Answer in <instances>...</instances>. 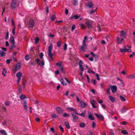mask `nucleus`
<instances>
[{
  "mask_svg": "<svg viewBox=\"0 0 135 135\" xmlns=\"http://www.w3.org/2000/svg\"><path fill=\"white\" fill-rule=\"evenodd\" d=\"M18 3H17L15 0L12 1L11 4V8L12 10H15L17 7H18L20 3V0H17Z\"/></svg>",
  "mask_w": 135,
  "mask_h": 135,
  "instance_id": "f257e3e1",
  "label": "nucleus"
},
{
  "mask_svg": "<svg viewBox=\"0 0 135 135\" xmlns=\"http://www.w3.org/2000/svg\"><path fill=\"white\" fill-rule=\"evenodd\" d=\"M87 48V46L86 44H82V45L80 46L79 49L82 51L84 52L86 51Z\"/></svg>",
  "mask_w": 135,
  "mask_h": 135,
  "instance_id": "f03ea898",
  "label": "nucleus"
},
{
  "mask_svg": "<svg viewBox=\"0 0 135 135\" xmlns=\"http://www.w3.org/2000/svg\"><path fill=\"white\" fill-rule=\"evenodd\" d=\"M36 61L38 65L43 66L44 65V61L43 60L41 61L39 59L37 58L36 60Z\"/></svg>",
  "mask_w": 135,
  "mask_h": 135,
  "instance_id": "7ed1b4c3",
  "label": "nucleus"
},
{
  "mask_svg": "<svg viewBox=\"0 0 135 135\" xmlns=\"http://www.w3.org/2000/svg\"><path fill=\"white\" fill-rule=\"evenodd\" d=\"M57 66L58 67L59 69H60V71L62 72V73H64V69L63 66L60 63H57L56 64Z\"/></svg>",
  "mask_w": 135,
  "mask_h": 135,
  "instance_id": "20e7f679",
  "label": "nucleus"
},
{
  "mask_svg": "<svg viewBox=\"0 0 135 135\" xmlns=\"http://www.w3.org/2000/svg\"><path fill=\"white\" fill-rule=\"evenodd\" d=\"M81 16L80 15H72L71 16L69 17V18L70 20H73L74 19L76 20L78 19Z\"/></svg>",
  "mask_w": 135,
  "mask_h": 135,
  "instance_id": "39448f33",
  "label": "nucleus"
},
{
  "mask_svg": "<svg viewBox=\"0 0 135 135\" xmlns=\"http://www.w3.org/2000/svg\"><path fill=\"white\" fill-rule=\"evenodd\" d=\"M34 21L32 19H30L28 23L29 26L30 27H32L34 26Z\"/></svg>",
  "mask_w": 135,
  "mask_h": 135,
  "instance_id": "423d86ee",
  "label": "nucleus"
},
{
  "mask_svg": "<svg viewBox=\"0 0 135 135\" xmlns=\"http://www.w3.org/2000/svg\"><path fill=\"white\" fill-rule=\"evenodd\" d=\"M16 76L18 78V79L17 80V84H18L21 79V77L22 76V73L20 72H18L17 73Z\"/></svg>",
  "mask_w": 135,
  "mask_h": 135,
  "instance_id": "0eeeda50",
  "label": "nucleus"
},
{
  "mask_svg": "<svg viewBox=\"0 0 135 135\" xmlns=\"http://www.w3.org/2000/svg\"><path fill=\"white\" fill-rule=\"evenodd\" d=\"M90 103L92 105V107L93 108H97V106L95 105L97 104V102L94 99H91L90 100Z\"/></svg>",
  "mask_w": 135,
  "mask_h": 135,
  "instance_id": "6e6552de",
  "label": "nucleus"
},
{
  "mask_svg": "<svg viewBox=\"0 0 135 135\" xmlns=\"http://www.w3.org/2000/svg\"><path fill=\"white\" fill-rule=\"evenodd\" d=\"M110 87L111 88V90L112 93H115L116 92L117 90V87L116 85H110Z\"/></svg>",
  "mask_w": 135,
  "mask_h": 135,
  "instance_id": "1a4fd4ad",
  "label": "nucleus"
},
{
  "mask_svg": "<svg viewBox=\"0 0 135 135\" xmlns=\"http://www.w3.org/2000/svg\"><path fill=\"white\" fill-rule=\"evenodd\" d=\"M87 6L89 8L91 9H93L94 8V5L91 1L88 2Z\"/></svg>",
  "mask_w": 135,
  "mask_h": 135,
  "instance_id": "9d476101",
  "label": "nucleus"
},
{
  "mask_svg": "<svg viewBox=\"0 0 135 135\" xmlns=\"http://www.w3.org/2000/svg\"><path fill=\"white\" fill-rule=\"evenodd\" d=\"M76 113L72 112L71 114L73 117V120L74 122H76L78 119V116L76 114Z\"/></svg>",
  "mask_w": 135,
  "mask_h": 135,
  "instance_id": "9b49d317",
  "label": "nucleus"
},
{
  "mask_svg": "<svg viewBox=\"0 0 135 135\" xmlns=\"http://www.w3.org/2000/svg\"><path fill=\"white\" fill-rule=\"evenodd\" d=\"M54 54L51 53V51L48 52V56L50 60L51 61L53 60V59L52 56Z\"/></svg>",
  "mask_w": 135,
  "mask_h": 135,
  "instance_id": "f8f14e48",
  "label": "nucleus"
},
{
  "mask_svg": "<svg viewBox=\"0 0 135 135\" xmlns=\"http://www.w3.org/2000/svg\"><path fill=\"white\" fill-rule=\"evenodd\" d=\"M88 118L89 119L91 120H94V118L91 112L89 111H88Z\"/></svg>",
  "mask_w": 135,
  "mask_h": 135,
  "instance_id": "ddd939ff",
  "label": "nucleus"
},
{
  "mask_svg": "<svg viewBox=\"0 0 135 135\" xmlns=\"http://www.w3.org/2000/svg\"><path fill=\"white\" fill-rule=\"evenodd\" d=\"M56 110L59 114H62L63 112V109L60 107H58L56 108Z\"/></svg>",
  "mask_w": 135,
  "mask_h": 135,
  "instance_id": "4468645a",
  "label": "nucleus"
},
{
  "mask_svg": "<svg viewBox=\"0 0 135 135\" xmlns=\"http://www.w3.org/2000/svg\"><path fill=\"white\" fill-rule=\"evenodd\" d=\"M95 114L97 118H99L102 121L103 120L104 117L101 114H99L97 113H95Z\"/></svg>",
  "mask_w": 135,
  "mask_h": 135,
  "instance_id": "2eb2a0df",
  "label": "nucleus"
},
{
  "mask_svg": "<svg viewBox=\"0 0 135 135\" xmlns=\"http://www.w3.org/2000/svg\"><path fill=\"white\" fill-rule=\"evenodd\" d=\"M86 25L88 28H90L91 26V22L90 20H88L86 22Z\"/></svg>",
  "mask_w": 135,
  "mask_h": 135,
  "instance_id": "dca6fc26",
  "label": "nucleus"
},
{
  "mask_svg": "<svg viewBox=\"0 0 135 135\" xmlns=\"http://www.w3.org/2000/svg\"><path fill=\"white\" fill-rule=\"evenodd\" d=\"M80 104L81 108H84L87 105L86 103H84L82 101H81L80 102Z\"/></svg>",
  "mask_w": 135,
  "mask_h": 135,
  "instance_id": "f3484780",
  "label": "nucleus"
},
{
  "mask_svg": "<svg viewBox=\"0 0 135 135\" xmlns=\"http://www.w3.org/2000/svg\"><path fill=\"white\" fill-rule=\"evenodd\" d=\"M75 113L78 115L81 116L84 118L85 117V111H83L81 113H79L77 112H75Z\"/></svg>",
  "mask_w": 135,
  "mask_h": 135,
  "instance_id": "a211bd4d",
  "label": "nucleus"
},
{
  "mask_svg": "<svg viewBox=\"0 0 135 135\" xmlns=\"http://www.w3.org/2000/svg\"><path fill=\"white\" fill-rule=\"evenodd\" d=\"M127 49L125 46H123L122 48L120 49V51L122 52H127Z\"/></svg>",
  "mask_w": 135,
  "mask_h": 135,
  "instance_id": "6ab92c4d",
  "label": "nucleus"
},
{
  "mask_svg": "<svg viewBox=\"0 0 135 135\" xmlns=\"http://www.w3.org/2000/svg\"><path fill=\"white\" fill-rule=\"evenodd\" d=\"M24 109L26 110H27V102L26 101L24 100L23 103Z\"/></svg>",
  "mask_w": 135,
  "mask_h": 135,
  "instance_id": "aec40b11",
  "label": "nucleus"
},
{
  "mask_svg": "<svg viewBox=\"0 0 135 135\" xmlns=\"http://www.w3.org/2000/svg\"><path fill=\"white\" fill-rule=\"evenodd\" d=\"M10 42L13 44H14L15 43V41L14 37L12 36H11L10 38Z\"/></svg>",
  "mask_w": 135,
  "mask_h": 135,
  "instance_id": "412c9836",
  "label": "nucleus"
},
{
  "mask_svg": "<svg viewBox=\"0 0 135 135\" xmlns=\"http://www.w3.org/2000/svg\"><path fill=\"white\" fill-rule=\"evenodd\" d=\"M125 33L124 32L123 30H122L120 32V36L122 38H124L125 36Z\"/></svg>",
  "mask_w": 135,
  "mask_h": 135,
  "instance_id": "4be33fe9",
  "label": "nucleus"
},
{
  "mask_svg": "<svg viewBox=\"0 0 135 135\" xmlns=\"http://www.w3.org/2000/svg\"><path fill=\"white\" fill-rule=\"evenodd\" d=\"M109 98L110 101L112 102H114L115 100V98L110 95L109 96Z\"/></svg>",
  "mask_w": 135,
  "mask_h": 135,
  "instance_id": "5701e85b",
  "label": "nucleus"
},
{
  "mask_svg": "<svg viewBox=\"0 0 135 135\" xmlns=\"http://www.w3.org/2000/svg\"><path fill=\"white\" fill-rule=\"evenodd\" d=\"M85 124L83 122H81L79 124V126L81 128H83L85 126Z\"/></svg>",
  "mask_w": 135,
  "mask_h": 135,
  "instance_id": "b1692460",
  "label": "nucleus"
},
{
  "mask_svg": "<svg viewBox=\"0 0 135 135\" xmlns=\"http://www.w3.org/2000/svg\"><path fill=\"white\" fill-rule=\"evenodd\" d=\"M21 68V66L20 65V64H17L15 67V70L16 71L20 69Z\"/></svg>",
  "mask_w": 135,
  "mask_h": 135,
  "instance_id": "393cba45",
  "label": "nucleus"
},
{
  "mask_svg": "<svg viewBox=\"0 0 135 135\" xmlns=\"http://www.w3.org/2000/svg\"><path fill=\"white\" fill-rule=\"evenodd\" d=\"M88 38L86 36H85L84 37V39H83L82 44H86V42H87L88 41L87 40Z\"/></svg>",
  "mask_w": 135,
  "mask_h": 135,
  "instance_id": "a878e982",
  "label": "nucleus"
},
{
  "mask_svg": "<svg viewBox=\"0 0 135 135\" xmlns=\"http://www.w3.org/2000/svg\"><path fill=\"white\" fill-rule=\"evenodd\" d=\"M0 133H1L3 135H7L6 132L3 129L0 130Z\"/></svg>",
  "mask_w": 135,
  "mask_h": 135,
  "instance_id": "bb28decb",
  "label": "nucleus"
},
{
  "mask_svg": "<svg viewBox=\"0 0 135 135\" xmlns=\"http://www.w3.org/2000/svg\"><path fill=\"white\" fill-rule=\"evenodd\" d=\"M6 54V53L4 52L3 50H0V54L1 56H4Z\"/></svg>",
  "mask_w": 135,
  "mask_h": 135,
  "instance_id": "cd10ccee",
  "label": "nucleus"
},
{
  "mask_svg": "<svg viewBox=\"0 0 135 135\" xmlns=\"http://www.w3.org/2000/svg\"><path fill=\"white\" fill-rule=\"evenodd\" d=\"M26 98V96L24 95H21L20 96V98L21 100H23Z\"/></svg>",
  "mask_w": 135,
  "mask_h": 135,
  "instance_id": "c85d7f7f",
  "label": "nucleus"
},
{
  "mask_svg": "<svg viewBox=\"0 0 135 135\" xmlns=\"http://www.w3.org/2000/svg\"><path fill=\"white\" fill-rule=\"evenodd\" d=\"M7 73V71L6 69L4 68H3V71L2 73V75H3L4 76H6V74Z\"/></svg>",
  "mask_w": 135,
  "mask_h": 135,
  "instance_id": "c756f323",
  "label": "nucleus"
},
{
  "mask_svg": "<svg viewBox=\"0 0 135 135\" xmlns=\"http://www.w3.org/2000/svg\"><path fill=\"white\" fill-rule=\"evenodd\" d=\"M52 48V42H51L50 44L48 49V52L51 51V49Z\"/></svg>",
  "mask_w": 135,
  "mask_h": 135,
  "instance_id": "7c9ffc66",
  "label": "nucleus"
},
{
  "mask_svg": "<svg viewBox=\"0 0 135 135\" xmlns=\"http://www.w3.org/2000/svg\"><path fill=\"white\" fill-rule=\"evenodd\" d=\"M60 82L62 85H66V83L64 82V80L63 78L61 79Z\"/></svg>",
  "mask_w": 135,
  "mask_h": 135,
  "instance_id": "2f4dec72",
  "label": "nucleus"
},
{
  "mask_svg": "<svg viewBox=\"0 0 135 135\" xmlns=\"http://www.w3.org/2000/svg\"><path fill=\"white\" fill-rule=\"evenodd\" d=\"M78 0H74L73 2H72L73 3V4L74 6H76L78 5Z\"/></svg>",
  "mask_w": 135,
  "mask_h": 135,
  "instance_id": "473e14b6",
  "label": "nucleus"
},
{
  "mask_svg": "<svg viewBox=\"0 0 135 135\" xmlns=\"http://www.w3.org/2000/svg\"><path fill=\"white\" fill-rule=\"evenodd\" d=\"M65 125L66 127L68 129L70 128V127L69 122H65Z\"/></svg>",
  "mask_w": 135,
  "mask_h": 135,
  "instance_id": "72a5a7b5",
  "label": "nucleus"
},
{
  "mask_svg": "<svg viewBox=\"0 0 135 135\" xmlns=\"http://www.w3.org/2000/svg\"><path fill=\"white\" fill-rule=\"evenodd\" d=\"M127 109H128L127 108H124L121 110L120 111L121 113H123L127 111Z\"/></svg>",
  "mask_w": 135,
  "mask_h": 135,
  "instance_id": "f704fd0d",
  "label": "nucleus"
},
{
  "mask_svg": "<svg viewBox=\"0 0 135 135\" xmlns=\"http://www.w3.org/2000/svg\"><path fill=\"white\" fill-rule=\"evenodd\" d=\"M129 78L133 79L135 78V73L129 76Z\"/></svg>",
  "mask_w": 135,
  "mask_h": 135,
  "instance_id": "c9c22d12",
  "label": "nucleus"
},
{
  "mask_svg": "<svg viewBox=\"0 0 135 135\" xmlns=\"http://www.w3.org/2000/svg\"><path fill=\"white\" fill-rule=\"evenodd\" d=\"M79 25L83 29H85L86 28L85 26L83 23H80L79 24Z\"/></svg>",
  "mask_w": 135,
  "mask_h": 135,
  "instance_id": "e433bc0d",
  "label": "nucleus"
},
{
  "mask_svg": "<svg viewBox=\"0 0 135 135\" xmlns=\"http://www.w3.org/2000/svg\"><path fill=\"white\" fill-rule=\"evenodd\" d=\"M62 116L65 117H70V115L69 114H66V113H64L62 115Z\"/></svg>",
  "mask_w": 135,
  "mask_h": 135,
  "instance_id": "4c0bfd02",
  "label": "nucleus"
},
{
  "mask_svg": "<svg viewBox=\"0 0 135 135\" xmlns=\"http://www.w3.org/2000/svg\"><path fill=\"white\" fill-rule=\"evenodd\" d=\"M57 45L58 47H60L61 46V42L60 41H59L57 43Z\"/></svg>",
  "mask_w": 135,
  "mask_h": 135,
  "instance_id": "58836bf2",
  "label": "nucleus"
},
{
  "mask_svg": "<svg viewBox=\"0 0 135 135\" xmlns=\"http://www.w3.org/2000/svg\"><path fill=\"white\" fill-rule=\"evenodd\" d=\"M56 18V16L55 15H52L51 17V20L52 21H54L55 20Z\"/></svg>",
  "mask_w": 135,
  "mask_h": 135,
  "instance_id": "ea45409f",
  "label": "nucleus"
},
{
  "mask_svg": "<svg viewBox=\"0 0 135 135\" xmlns=\"http://www.w3.org/2000/svg\"><path fill=\"white\" fill-rule=\"evenodd\" d=\"M96 125V123L94 122H92V127L93 128H95Z\"/></svg>",
  "mask_w": 135,
  "mask_h": 135,
  "instance_id": "a19ab883",
  "label": "nucleus"
},
{
  "mask_svg": "<svg viewBox=\"0 0 135 135\" xmlns=\"http://www.w3.org/2000/svg\"><path fill=\"white\" fill-rule=\"evenodd\" d=\"M25 58L26 61H28L30 57L28 55H26L25 56Z\"/></svg>",
  "mask_w": 135,
  "mask_h": 135,
  "instance_id": "79ce46f5",
  "label": "nucleus"
},
{
  "mask_svg": "<svg viewBox=\"0 0 135 135\" xmlns=\"http://www.w3.org/2000/svg\"><path fill=\"white\" fill-rule=\"evenodd\" d=\"M39 40V38L38 37H37L35 40V44H36L38 43Z\"/></svg>",
  "mask_w": 135,
  "mask_h": 135,
  "instance_id": "37998d69",
  "label": "nucleus"
},
{
  "mask_svg": "<svg viewBox=\"0 0 135 135\" xmlns=\"http://www.w3.org/2000/svg\"><path fill=\"white\" fill-rule=\"evenodd\" d=\"M120 99L123 101L124 102L126 101V99L125 98L122 96H120Z\"/></svg>",
  "mask_w": 135,
  "mask_h": 135,
  "instance_id": "c03bdc74",
  "label": "nucleus"
},
{
  "mask_svg": "<svg viewBox=\"0 0 135 135\" xmlns=\"http://www.w3.org/2000/svg\"><path fill=\"white\" fill-rule=\"evenodd\" d=\"M121 132L122 133L124 134H128V132L125 130H122Z\"/></svg>",
  "mask_w": 135,
  "mask_h": 135,
  "instance_id": "a18cd8bd",
  "label": "nucleus"
},
{
  "mask_svg": "<svg viewBox=\"0 0 135 135\" xmlns=\"http://www.w3.org/2000/svg\"><path fill=\"white\" fill-rule=\"evenodd\" d=\"M67 45L66 43H65L64 46V49L65 51L67 49Z\"/></svg>",
  "mask_w": 135,
  "mask_h": 135,
  "instance_id": "49530a36",
  "label": "nucleus"
},
{
  "mask_svg": "<svg viewBox=\"0 0 135 135\" xmlns=\"http://www.w3.org/2000/svg\"><path fill=\"white\" fill-rule=\"evenodd\" d=\"M88 72L89 73H91L94 74H95V73L94 71H93L91 70L90 69H89L88 70Z\"/></svg>",
  "mask_w": 135,
  "mask_h": 135,
  "instance_id": "de8ad7c7",
  "label": "nucleus"
},
{
  "mask_svg": "<svg viewBox=\"0 0 135 135\" xmlns=\"http://www.w3.org/2000/svg\"><path fill=\"white\" fill-rule=\"evenodd\" d=\"M51 117L52 118H56L57 117V116L56 114H53L51 115Z\"/></svg>",
  "mask_w": 135,
  "mask_h": 135,
  "instance_id": "09e8293b",
  "label": "nucleus"
},
{
  "mask_svg": "<svg viewBox=\"0 0 135 135\" xmlns=\"http://www.w3.org/2000/svg\"><path fill=\"white\" fill-rule=\"evenodd\" d=\"M9 38V32H7L6 33V36L5 38V39L6 40H7Z\"/></svg>",
  "mask_w": 135,
  "mask_h": 135,
  "instance_id": "8fccbe9b",
  "label": "nucleus"
},
{
  "mask_svg": "<svg viewBox=\"0 0 135 135\" xmlns=\"http://www.w3.org/2000/svg\"><path fill=\"white\" fill-rule=\"evenodd\" d=\"M117 42L119 44H120L121 43V41L120 40V38L118 37H117Z\"/></svg>",
  "mask_w": 135,
  "mask_h": 135,
  "instance_id": "3c124183",
  "label": "nucleus"
},
{
  "mask_svg": "<svg viewBox=\"0 0 135 135\" xmlns=\"http://www.w3.org/2000/svg\"><path fill=\"white\" fill-rule=\"evenodd\" d=\"M90 54L91 55L93 56L94 57H95L96 58H97V55H96L92 52H90Z\"/></svg>",
  "mask_w": 135,
  "mask_h": 135,
  "instance_id": "603ef678",
  "label": "nucleus"
},
{
  "mask_svg": "<svg viewBox=\"0 0 135 135\" xmlns=\"http://www.w3.org/2000/svg\"><path fill=\"white\" fill-rule=\"evenodd\" d=\"M107 93L108 94H109L110 93V87L108 88L107 90Z\"/></svg>",
  "mask_w": 135,
  "mask_h": 135,
  "instance_id": "864d4df0",
  "label": "nucleus"
},
{
  "mask_svg": "<svg viewBox=\"0 0 135 135\" xmlns=\"http://www.w3.org/2000/svg\"><path fill=\"white\" fill-rule=\"evenodd\" d=\"M59 128H60V130L62 132H63L64 131V129L63 128L61 125H60L59 126Z\"/></svg>",
  "mask_w": 135,
  "mask_h": 135,
  "instance_id": "5fc2aeb1",
  "label": "nucleus"
},
{
  "mask_svg": "<svg viewBox=\"0 0 135 135\" xmlns=\"http://www.w3.org/2000/svg\"><path fill=\"white\" fill-rule=\"evenodd\" d=\"M5 104L6 106H9V102L8 101H7L5 102Z\"/></svg>",
  "mask_w": 135,
  "mask_h": 135,
  "instance_id": "6e6d98bb",
  "label": "nucleus"
},
{
  "mask_svg": "<svg viewBox=\"0 0 135 135\" xmlns=\"http://www.w3.org/2000/svg\"><path fill=\"white\" fill-rule=\"evenodd\" d=\"M75 25H73L72 26L71 30L72 31L74 30L75 29Z\"/></svg>",
  "mask_w": 135,
  "mask_h": 135,
  "instance_id": "4d7b16f0",
  "label": "nucleus"
},
{
  "mask_svg": "<svg viewBox=\"0 0 135 135\" xmlns=\"http://www.w3.org/2000/svg\"><path fill=\"white\" fill-rule=\"evenodd\" d=\"M79 68L81 71L83 72L84 71V68L82 66H80Z\"/></svg>",
  "mask_w": 135,
  "mask_h": 135,
  "instance_id": "13d9d810",
  "label": "nucleus"
},
{
  "mask_svg": "<svg viewBox=\"0 0 135 135\" xmlns=\"http://www.w3.org/2000/svg\"><path fill=\"white\" fill-rule=\"evenodd\" d=\"M83 64V62L82 61L80 60L79 61V66H82V65Z\"/></svg>",
  "mask_w": 135,
  "mask_h": 135,
  "instance_id": "bf43d9fd",
  "label": "nucleus"
},
{
  "mask_svg": "<svg viewBox=\"0 0 135 135\" xmlns=\"http://www.w3.org/2000/svg\"><path fill=\"white\" fill-rule=\"evenodd\" d=\"M67 109L70 112H71L73 111V108H67Z\"/></svg>",
  "mask_w": 135,
  "mask_h": 135,
  "instance_id": "052dcab7",
  "label": "nucleus"
},
{
  "mask_svg": "<svg viewBox=\"0 0 135 135\" xmlns=\"http://www.w3.org/2000/svg\"><path fill=\"white\" fill-rule=\"evenodd\" d=\"M43 54L42 53H41L39 55V57L40 59H42L43 58Z\"/></svg>",
  "mask_w": 135,
  "mask_h": 135,
  "instance_id": "680f3d73",
  "label": "nucleus"
},
{
  "mask_svg": "<svg viewBox=\"0 0 135 135\" xmlns=\"http://www.w3.org/2000/svg\"><path fill=\"white\" fill-rule=\"evenodd\" d=\"M87 135H94V134L91 131H89V133L87 134Z\"/></svg>",
  "mask_w": 135,
  "mask_h": 135,
  "instance_id": "e2e57ef3",
  "label": "nucleus"
},
{
  "mask_svg": "<svg viewBox=\"0 0 135 135\" xmlns=\"http://www.w3.org/2000/svg\"><path fill=\"white\" fill-rule=\"evenodd\" d=\"M95 75L96 76L97 79L98 80H99L100 79V78L99 75L97 74H96Z\"/></svg>",
  "mask_w": 135,
  "mask_h": 135,
  "instance_id": "0e129e2a",
  "label": "nucleus"
},
{
  "mask_svg": "<svg viewBox=\"0 0 135 135\" xmlns=\"http://www.w3.org/2000/svg\"><path fill=\"white\" fill-rule=\"evenodd\" d=\"M97 8L95 9V10H93L91 11L90 12V13L91 14H92L93 13H94L95 11H96Z\"/></svg>",
  "mask_w": 135,
  "mask_h": 135,
  "instance_id": "69168bd1",
  "label": "nucleus"
},
{
  "mask_svg": "<svg viewBox=\"0 0 135 135\" xmlns=\"http://www.w3.org/2000/svg\"><path fill=\"white\" fill-rule=\"evenodd\" d=\"M97 28V29L99 31H100L101 28L100 27V26L99 25H98Z\"/></svg>",
  "mask_w": 135,
  "mask_h": 135,
  "instance_id": "338daca9",
  "label": "nucleus"
},
{
  "mask_svg": "<svg viewBox=\"0 0 135 135\" xmlns=\"http://www.w3.org/2000/svg\"><path fill=\"white\" fill-rule=\"evenodd\" d=\"M135 55V52H133L132 54H131L130 55L129 57H132L133 56Z\"/></svg>",
  "mask_w": 135,
  "mask_h": 135,
  "instance_id": "774afa93",
  "label": "nucleus"
}]
</instances>
